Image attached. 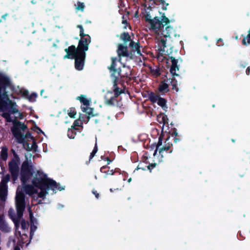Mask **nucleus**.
I'll return each instance as SVG.
<instances>
[{
	"mask_svg": "<svg viewBox=\"0 0 250 250\" xmlns=\"http://www.w3.org/2000/svg\"><path fill=\"white\" fill-rule=\"evenodd\" d=\"M116 62H117V59H116L112 58V64H111V65L110 66V67L109 68V69L111 71H113L114 72L119 73L120 70L119 68H117L116 67Z\"/></svg>",
	"mask_w": 250,
	"mask_h": 250,
	"instance_id": "obj_18",
	"label": "nucleus"
},
{
	"mask_svg": "<svg viewBox=\"0 0 250 250\" xmlns=\"http://www.w3.org/2000/svg\"><path fill=\"white\" fill-rule=\"evenodd\" d=\"M14 250H20V248L19 247H16L15 248Z\"/></svg>",
	"mask_w": 250,
	"mask_h": 250,
	"instance_id": "obj_40",
	"label": "nucleus"
},
{
	"mask_svg": "<svg viewBox=\"0 0 250 250\" xmlns=\"http://www.w3.org/2000/svg\"><path fill=\"white\" fill-rule=\"evenodd\" d=\"M170 60L172 62L170 72L173 75H177L176 72L179 70L178 67L177 65V61L173 57H170Z\"/></svg>",
	"mask_w": 250,
	"mask_h": 250,
	"instance_id": "obj_13",
	"label": "nucleus"
},
{
	"mask_svg": "<svg viewBox=\"0 0 250 250\" xmlns=\"http://www.w3.org/2000/svg\"><path fill=\"white\" fill-rule=\"evenodd\" d=\"M19 116L20 117V118H21V119L22 118V115L21 113H19Z\"/></svg>",
	"mask_w": 250,
	"mask_h": 250,
	"instance_id": "obj_39",
	"label": "nucleus"
},
{
	"mask_svg": "<svg viewBox=\"0 0 250 250\" xmlns=\"http://www.w3.org/2000/svg\"><path fill=\"white\" fill-rule=\"evenodd\" d=\"M21 92L23 96H27L28 94V91L27 90H23V91L21 90Z\"/></svg>",
	"mask_w": 250,
	"mask_h": 250,
	"instance_id": "obj_32",
	"label": "nucleus"
},
{
	"mask_svg": "<svg viewBox=\"0 0 250 250\" xmlns=\"http://www.w3.org/2000/svg\"><path fill=\"white\" fill-rule=\"evenodd\" d=\"M19 164L20 160L18 158L13 159L9 163V170L14 181H16L18 177Z\"/></svg>",
	"mask_w": 250,
	"mask_h": 250,
	"instance_id": "obj_8",
	"label": "nucleus"
},
{
	"mask_svg": "<svg viewBox=\"0 0 250 250\" xmlns=\"http://www.w3.org/2000/svg\"><path fill=\"white\" fill-rule=\"evenodd\" d=\"M150 166H147V168H148V169H150Z\"/></svg>",
	"mask_w": 250,
	"mask_h": 250,
	"instance_id": "obj_45",
	"label": "nucleus"
},
{
	"mask_svg": "<svg viewBox=\"0 0 250 250\" xmlns=\"http://www.w3.org/2000/svg\"><path fill=\"white\" fill-rule=\"evenodd\" d=\"M30 217H31L32 213L31 212L30 213Z\"/></svg>",
	"mask_w": 250,
	"mask_h": 250,
	"instance_id": "obj_48",
	"label": "nucleus"
},
{
	"mask_svg": "<svg viewBox=\"0 0 250 250\" xmlns=\"http://www.w3.org/2000/svg\"><path fill=\"white\" fill-rule=\"evenodd\" d=\"M169 91L168 84L165 83H162L159 87V92L160 93H164Z\"/></svg>",
	"mask_w": 250,
	"mask_h": 250,
	"instance_id": "obj_16",
	"label": "nucleus"
},
{
	"mask_svg": "<svg viewBox=\"0 0 250 250\" xmlns=\"http://www.w3.org/2000/svg\"><path fill=\"white\" fill-rule=\"evenodd\" d=\"M155 165H156V164H154V165H153L152 166H153V167H155Z\"/></svg>",
	"mask_w": 250,
	"mask_h": 250,
	"instance_id": "obj_51",
	"label": "nucleus"
},
{
	"mask_svg": "<svg viewBox=\"0 0 250 250\" xmlns=\"http://www.w3.org/2000/svg\"><path fill=\"white\" fill-rule=\"evenodd\" d=\"M26 128V126L21 122H15L14 126L11 128L13 135L17 141L23 144L24 147L30 150L34 148L35 143L30 134L27 133L25 135L22 134L21 131Z\"/></svg>",
	"mask_w": 250,
	"mask_h": 250,
	"instance_id": "obj_4",
	"label": "nucleus"
},
{
	"mask_svg": "<svg viewBox=\"0 0 250 250\" xmlns=\"http://www.w3.org/2000/svg\"><path fill=\"white\" fill-rule=\"evenodd\" d=\"M149 98L152 102L157 103L164 110L167 108L166 105V101L165 99L161 98L158 95L154 94H151L149 96Z\"/></svg>",
	"mask_w": 250,
	"mask_h": 250,
	"instance_id": "obj_11",
	"label": "nucleus"
},
{
	"mask_svg": "<svg viewBox=\"0 0 250 250\" xmlns=\"http://www.w3.org/2000/svg\"><path fill=\"white\" fill-rule=\"evenodd\" d=\"M43 92V90H42L41 91V95H42Z\"/></svg>",
	"mask_w": 250,
	"mask_h": 250,
	"instance_id": "obj_44",
	"label": "nucleus"
},
{
	"mask_svg": "<svg viewBox=\"0 0 250 250\" xmlns=\"http://www.w3.org/2000/svg\"><path fill=\"white\" fill-rule=\"evenodd\" d=\"M119 61L121 63H122L121 60V59H120Z\"/></svg>",
	"mask_w": 250,
	"mask_h": 250,
	"instance_id": "obj_47",
	"label": "nucleus"
},
{
	"mask_svg": "<svg viewBox=\"0 0 250 250\" xmlns=\"http://www.w3.org/2000/svg\"><path fill=\"white\" fill-rule=\"evenodd\" d=\"M117 53L120 57L121 56L126 57L128 55L126 47L122 44L118 45Z\"/></svg>",
	"mask_w": 250,
	"mask_h": 250,
	"instance_id": "obj_14",
	"label": "nucleus"
},
{
	"mask_svg": "<svg viewBox=\"0 0 250 250\" xmlns=\"http://www.w3.org/2000/svg\"><path fill=\"white\" fill-rule=\"evenodd\" d=\"M32 97H36V94H33L32 95Z\"/></svg>",
	"mask_w": 250,
	"mask_h": 250,
	"instance_id": "obj_42",
	"label": "nucleus"
},
{
	"mask_svg": "<svg viewBox=\"0 0 250 250\" xmlns=\"http://www.w3.org/2000/svg\"><path fill=\"white\" fill-rule=\"evenodd\" d=\"M76 110L75 108L72 107L68 109L67 114L71 118H75L76 115Z\"/></svg>",
	"mask_w": 250,
	"mask_h": 250,
	"instance_id": "obj_20",
	"label": "nucleus"
},
{
	"mask_svg": "<svg viewBox=\"0 0 250 250\" xmlns=\"http://www.w3.org/2000/svg\"><path fill=\"white\" fill-rule=\"evenodd\" d=\"M160 34L162 38H164L167 41V38L176 36L175 30L170 26H167L165 29H163Z\"/></svg>",
	"mask_w": 250,
	"mask_h": 250,
	"instance_id": "obj_10",
	"label": "nucleus"
},
{
	"mask_svg": "<svg viewBox=\"0 0 250 250\" xmlns=\"http://www.w3.org/2000/svg\"><path fill=\"white\" fill-rule=\"evenodd\" d=\"M162 145V139H161V138H159V141H158V144H157V147L156 149V150H155L154 152V156H155L156 153H157V150L158 149V147L160 146H161Z\"/></svg>",
	"mask_w": 250,
	"mask_h": 250,
	"instance_id": "obj_30",
	"label": "nucleus"
},
{
	"mask_svg": "<svg viewBox=\"0 0 250 250\" xmlns=\"http://www.w3.org/2000/svg\"><path fill=\"white\" fill-rule=\"evenodd\" d=\"M104 167H102V168H101V171H102V169H103Z\"/></svg>",
	"mask_w": 250,
	"mask_h": 250,
	"instance_id": "obj_53",
	"label": "nucleus"
},
{
	"mask_svg": "<svg viewBox=\"0 0 250 250\" xmlns=\"http://www.w3.org/2000/svg\"><path fill=\"white\" fill-rule=\"evenodd\" d=\"M140 169V168L138 167L136 169Z\"/></svg>",
	"mask_w": 250,
	"mask_h": 250,
	"instance_id": "obj_50",
	"label": "nucleus"
},
{
	"mask_svg": "<svg viewBox=\"0 0 250 250\" xmlns=\"http://www.w3.org/2000/svg\"><path fill=\"white\" fill-rule=\"evenodd\" d=\"M81 125H82L81 120L80 119H79L75 121L74 125H73V126H74V128L75 126H81Z\"/></svg>",
	"mask_w": 250,
	"mask_h": 250,
	"instance_id": "obj_29",
	"label": "nucleus"
},
{
	"mask_svg": "<svg viewBox=\"0 0 250 250\" xmlns=\"http://www.w3.org/2000/svg\"><path fill=\"white\" fill-rule=\"evenodd\" d=\"M110 161L108 160V164H109L110 163Z\"/></svg>",
	"mask_w": 250,
	"mask_h": 250,
	"instance_id": "obj_49",
	"label": "nucleus"
},
{
	"mask_svg": "<svg viewBox=\"0 0 250 250\" xmlns=\"http://www.w3.org/2000/svg\"><path fill=\"white\" fill-rule=\"evenodd\" d=\"M113 99H111L110 101H106V103L107 104H111L112 103V102H111V100H112Z\"/></svg>",
	"mask_w": 250,
	"mask_h": 250,
	"instance_id": "obj_36",
	"label": "nucleus"
},
{
	"mask_svg": "<svg viewBox=\"0 0 250 250\" xmlns=\"http://www.w3.org/2000/svg\"><path fill=\"white\" fill-rule=\"evenodd\" d=\"M0 229L4 232H8L10 228L3 219V216L0 214Z\"/></svg>",
	"mask_w": 250,
	"mask_h": 250,
	"instance_id": "obj_12",
	"label": "nucleus"
},
{
	"mask_svg": "<svg viewBox=\"0 0 250 250\" xmlns=\"http://www.w3.org/2000/svg\"><path fill=\"white\" fill-rule=\"evenodd\" d=\"M74 126H72L71 128L68 129L67 135L68 137L70 139H74L75 137L76 132L74 130Z\"/></svg>",
	"mask_w": 250,
	"mask_h": 250,
	"instance_id": "obj_21",
	"label": "nucleus"
},
{
	"mask_svg": "<svg viewBox=\"0 0 250 250\" xmlns=\"http://www.w3.org/2000/svg\"><path fill=\"white\" fill-rule=\"evenodd\" d=\"M15 202L18 218L17 219L14 216L15 213L14 209H10L8 213L10 217L14 222L16 230L17 232L20 227V218L22 216L23 212L25 208L24 194L22 192V188L20 187L18 188L17 190Z\"/></svg>",
	"mask_w": 250,
	"mask_h": 250,
	"instance_id": "obj_5",
	"label": "nucleus"
},
{
	"mask_svg": "<svg viewBox=\"0 0 250 250\" xmlns=\"http://www.w3.org/2000/svg\"><path fill=\"white\" fill-rule=\"evenodd\" d=\"M10 179L9 175H6L3 177L0 183V199L1 200L5 201L7 193V183Z\"/></svg>",
	"mask_w": 250,
	"mask_h": 250,
	"instance_id": "obj_9",
	"label": "nucleus"
},
{
	"mask_svg": "<svg viewBox=\"0 0 250 250\" xmlns=\"http://www.w3.org/2000/svg\"><path fill=\"white\" fill-rule=\"evenodd\" d=\"M160 1H162V2H164L165 0H159Z\"/></svg>",
	"mask_w": 250,
	"mask_h": 250,
	"instance_id": "obj_46",
	"label": "nucleus"
},
{
	"mask_svg": "<svg viewBox=\"0 0 250 250\" xmlns=\"http://www.w3.org/2000/svg\"><path fill=\"white\" fill-rule=\"evenodd\" d=\"M235 38H236V39H238V37H237V36H236V37H235Z\"/></svg>",
	"mask_w": 250,
	"mask_h": 250,
	"instance_id": "obj_56",
	"label": "nucleus"
},
{
	"mask_svg": "<svg viewBox=\"0 0 250 250\" xmlns=\"http://www.w3.org/2000/svg\"><path fill=\"white\" fill-rule=\"evenodd\" d=\"M19 234L21 235V232L20 231H19Z\"/></svg>",
	"mask_w": 250,
	"mask_h": 250,
	"instance_id": "obj_54",
	"label": "nucleus"
},
{
	"mask_svg": "<svg viewBox=\"0 0 250 250\" xmlns=\"http://www.w3.org/2000/svg\"><path fill=\"white\" fill-rule=\"evenodd\" d=\"M146 20L148 22L150 29L156 34V40L158 36H160L161 38H162L160 33L165 26L169 23L168 19L165 16L151 19L150 15H147L146 16Z\"/></svg>",
	"mask_w": 250,
	"mask_h": 250,
	"instance_id": "obj_6",
	"label": "nucleus"
},
{
	"mask_svg": "<svg viewBox=\"0 0 250 250\" xmlns=\"http://www.w3.org/2000/svg\"><path fill=\"white\" fill-rule=\"evenodd\" d=\"M158 50L159 53L162 55H170L173 52V47L170 44H167V40L164 38H161V37L158 36L157 37Z\"/></svg>",
	"mask_w": 250,
	"mask_h": 250,
	"instance_id": "obj_7",
	"label": "nucleus"
},
{
	"mask_svg": "<svg viewBox=\"0 0 250 250\" xmlns=\"http://www.w3.org/2000/svg\"><path fill=\"white\" fill-rule=\"evenodd\" d=\"M123 66L124 67H125V65L124 64H123Z\"/></svg>",
	"mask_w": 250,
	"mask_h": 250,
	"instance_id": "obj_57",
	"label": "nucleus"
},
{
	"mask_svg": "<svg viewBox=\"0 0 250 250\" xmlns=\"http://www.w3.org/2000/svg\"><path fill=\"white\" fill-rule=\"evenodd\" d=\"M7 14H5L2 16V18L3 19H5L6 17L7 16Z\"/></svg>",
	"mask_w": 250,
	"mask_h": 250,
	"instance_id": "obj_38",
	"label": "nucleus"
},
{
	"mask_svg": "<svg viewBox=\"0 0 250 250\" xmlns=\"http://www.w3.org/2000/svg\"><path fill=\"white\" fill-rule=\"evenodd\" d=\"M80 29L81 40L76 49L74 45H71L65 49L66 55L64 56V59H75V67L78 70L83 69L84 59L85 56V52L88 49V45L90 43V37L88 35L83 34V29L82 25H78Z\"/></svg>",
	"mask_w": 250,
	"mask_h": 250,
	"instance_id": "obj_2",
	"label": "nucleus"
},
{
	"mask_svg": "<svg viewBox=\"0 0 250 250\" xmlns=\"http://www.w3.org/2000/svg\"><path fill=\"white\" fill-rule=\"evenodd\" d=\"M92 192H93V193L95 195V196H96V197L97 198H99V193H98L97 192V191H96L93 190Z\"/></svg>",
	"mask_w": 250,
	"mask_h": 250,
	"instance_id": "obj_33",
	"label": "nucleus"
},
{
	"mask_svg": "<svg viewBox=\"0 0 250 250\" xmlns=\"http://www.w3.org/2000/svg\"><path fill=\"white\" fill-rule=\"evenodd\" d=\"M97 151H98V147L97 146V144H96L93 150L91 153V154L90 155V159H92L94 156L95 154L97 153Z\"/></svg>",
	"mask_w": 250,
	"mask_h": 250,
	"instance_id": "obj_27",
	"label": "nucleus"
},
{
	"mask_svg": "<svg viewBox=\"0 0 250 250\" xmlns=\"http://www.w3.org/2000/svg\"><path fill=\"white\" fill-rule=\"evenodd\" d=\"M84 5L83 2H78L76 6V9L77 10L83 11Z\"/></svg>",
	"mask_w": 250,
	"mask_h": 250,
	"instance_id": "obj_24",
	"label": "nucleus"
},
{
	"mask_svg": "<svg viewBox=\"0 0 250 250\" xmlns=\"http://www.w3.org/2000/svg\"><path fill=\"white\" fill-rule=\"evenodd\" d=\"M113 173H114V171L113 170H111L110 171H108V172H107V174H109V175H112Z\"/></svg>",
	"mask_w": 250,
	"mask_h": 250,
	"instance_id": "obj_35",
	"label": "nucleus"
},
{
	"mask_svg": "<svg viewBox=\"0 0 250 250\" xmlns=\"http://www.w3.org/2000/svg\"><path fill=\"white\" fill-rule=\"evenodd\" d=\"M110 191L112 192V189H111V188L110 189Z\"/></svg>",
	"mask_w": 250,
	"mask_h": 250,
	"instance_id": "obj_52",
	"label": "nucleus"
},
{
	"mask_svg": "<svg viewBox=\"0 0 250 250\" xmlns=\"http://www.w3.org/2000/svg\"><path fill=\"white\" fill-rule=\"evenodd\" d=\"M97 151H98V147L97 146V144H96L93 150L91 153V154L90 155V159H92L94 156L95 154L97 153Z\"/></svg>",
	"mask_w": 250,
	"mask_h": 250,
	"instance_id": "obj_28",
	"label": "nucleus"
},
{
	"mask_svg": "<svg viewBox=\"0 0 250 250\" xmlns=\"http://www.w3.org/2000/svg\"><path fill=\"white\" fill-rule=\"evenodd\" d=\"M243 42V43L245 45L250 43V29L248 36L244 38Z\"/></svg>",
	"mask_w": 250,
	"mask_h": 250,
	"instance_id": "obj_25",
	"label": "nucleus"
},
{
	"mask_svg": "<svg viewBox=\"0 0 250 250\" xmlns=\"http://www.w3.org/2000/svg\"><path fill=\"white\" fill-rule=\"evenodd\" d=\"M123 24L125 25L124 28H126V24H127V21H123Z\"/></svg>",
	"mask_w": 250,
	"mask_h": 250,
	"instance_id": "obj_34",
	"label": "nucleus"
},
{
	"mask_svg": "<svg viewBox=\"0 0 250 250\" xmlns=\"http://www.w3.org/2000/svg\"><path fill=\"white\" fill-rule=\"evenodd\" d=\"M1 157L5 160L7 158V149L5 148H2L0 153Z\"/></svg>",
	"mask_w": 250,
	"mask_h": 250,
	"instance_id": "obj_23",
	"label": "nucleus"
},
{
	"mask_svg": "<svg viewBox=\"0 0 250 250\" xmlns=\"http://www.w3.org/2000/svg\"><path fill=\"white\" fill-rule=\"evenodd\" d=\"M222 41V39H218V40H217V42H220V41Z\"/></svg>",
	"mask_w": 250,
	"mask_h": 250,
	"instance_id": "obj_43",
	"label": "nucleus"
},
{
	"mask_svg": "<svg viewBox=\"0 0 250 250\" xmlns=\"http://www.w3.org/2000/svg\"><path fill=\"white\" fill-rule=\"evenodd\" d=\"M247 74L249 75L250 73V68H248L246 70Z\"/></svg>",
	"mask_w": 250,
	"mask_h": 250,
	"instance_id": "obj_37",
	"label": "nucleus"
},
{
	"mask_svg": "<svg viewBox=\"0 0 250 250\" xmlns=\"http://www.w3.org/2000/svg\"><path fill=\"white\" fill-rule=\"evenodd\" d=\"M129 45L133 48L134 51H137L138 54H141V51L138 42H135L134 41H131Z\"/></svg>",
	"mask_w": 250,
	"mask_h": 250,
	"instance_id": "obj_17",
	"label": "nucleus"
},
{
	"mask_svg": "<svg viewBox=\"0 0 250 250\" xmlns=\"http://www.w3.org/2000/svg\"><path fill=\"white\" fill-rule=\"evenodd\" d=\"M131 181V178H130L128 180V182L130 183Z\"/></svg>",
	"mask_w": 250,
	"mask_h": 250,
	"instance_id": "obj_41",
	"label": "nucleus"
},
{
	"mask_svg": "<svg viewBox=\"0 0 250 250\" xmlns=\"http://www.w3.org/2000/svg\"><path fill=\"white\" fill-rule=\"evenodd\" d=\"M31 177H33L32 185L25 186L23 188L26 193L34 198H44L50 189L55 192L57 189L60 191L64 189L63 187H58L54 181L36 169L31 162L26 161L21 166V180L24 185Z\"/></svg>",
	"mask_w": 250,
	"mask_h": 250,
	"instance_id": "obj_1",
	"label": "nucleus"
},
{
	"mask_svg": "<svg viewBox=\"0 0 250 250\" xmlns=\"http://www.w3.org/2000/svg\"><path fill=\"white\" fill-rule=\"evenodd\" d=\"M31 230H32V229H33V227H31Z\"/></svg>",
	"mask_w": 250,
	"mask_h": 250,
	"instance_id": "obj_55",
	"label": "nucleus"
},
{
	"mask_svg": "<svg viewBox=\"0 0 250 250\" xmlns=\"http://www.w3.org/2000/svg\"><path fill=\"white\" fill-rule=\"evenodd\" d=\"M77 99L83 103L85 106L88 105L89 104V101L86 98V96L84 95L78 96L77 97Z\"/></svg>",
	"mask_w": 250,
	"mask_h": 250,
	"instance_id": "obj_19",
	"label": "nucleus"
},
{
	"mask_svg": "<svg viewBox=\"0 0 250 250\" xmlns=\"http://www.w3.org/2000/svg\"><path fill=\"white\" fill-rule=\"evenodd\" d=\"M82 110L83 112H85L87 115V118L89 119L90 117H92L95 115L94 113V111L93 108H90L86 105L82 108Z\"/></svg>",
	"mask_w": 250,
	"mask_h": 250,
	"instance_id": "obj_15",
	"label": "nucleus"
},
{
	"mask_svg": "<svg viewBox=\"0 0 250 250\" xmlns=\"http://www.w3.org/2000/svg\"><path fill=\"white\" fill-rule=\"evenodd\" d=\"M21 229L23 230H25L28 229V222L25 221L24 220H22L21 222Z\"/></svg>",
	"mask_w": 250,
	"mask_h": 250,
	"instance_id": "obj_26",
	"label": "nucleus"
},
{
	"mask_svg": "<svg viewBox=\"0 0 250 250\" xmlns=\"http://www.w3.org/2000/svg\"><path fill=\"white\" fill-rule=\"evenodd\" d=\"M169 146H167L163 147L162 148H160L159 149V152L160 154H161L163 153L164 151L167 150L169 148Z\"/></svg>",
	"mask_w": 250,
	"mask_h": 250,
	"instance_id": "obj_31",
	"label": "nucleus"
},
{
	"mask_svg": "<svg viewBox=\"0 0 250 250\" xmlns=\"http://www.w3.org/2000/svg\"><path fill=\"white\" fill-rule=\"evenodd\" d=\"M121 39L125 42H126L130 40V36L128 33H124L121 36Z\"/></svg>",
	"mask_w": 250,
	"mask_h": 250,
	"instance_id": "obj_22",
	"label": "nucleus"
},
{
	"mask_svg": "<svg viewBox=\"0 0 250 250\" xmlns=\"http://www.w3.org/2000/svg\"><path fill=\"white\" fill-rule=\"evenodd\" d=\"M9 83V79L5 76L0 74V100L2 101V104L0 105L1 110L3 112L2 116L5 118L7 121L11 122L12 120L8 113L6 112V106L10 108L11 113L14 114L18 112L17 109V105L15 102H13L8 97L7 94L3 93L1 94L3 87L8 85Z\"/></svg>",
	"mask_w": 250,
	"mask_h": 250,
	"instance_id": "obj_3",
	"label": "nucleus"
}]
</instances>
